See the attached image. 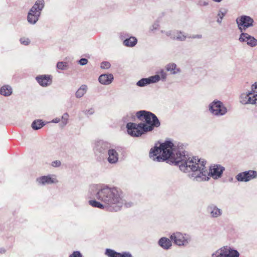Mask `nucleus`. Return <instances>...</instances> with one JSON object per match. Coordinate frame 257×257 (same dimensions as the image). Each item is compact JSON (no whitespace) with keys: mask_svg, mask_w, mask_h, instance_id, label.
Instances as JSON below:
<instances>
[{"mask_svg":"<svg viewBox=\"0 0 257 257\" xmlns=\"http://www.w3.org/2000/svg\"><path fill=\"white\" fill-rule=\"evenodd\" d=\"M174 144L170 141H166L160 144L159 147H154L150 150L149 155L153 160L162 162L168 160V162L179 166L180 169L186 172L190 169L193 172L198 171L205 177L207 174L206 169V162L196 157H188L182 155L180 153L174 154Z\"/></svg>","mask_w":257,"mask_h":257,"instance_id":"f257e3e1","label":"nucleus"},{"mask_svg":"<svg viewBox=\"0 0 257 257\" xmlns=\"http://www.w3.org/2000/svg\"><path fill=\"white\" fill-rule=\"evenodd\" d=\"M136 116L141 121L140 123L128 122L126 124L127 133L131 136L140 137L160 125L157 117L150 111L141 110L137 112Z\"/></svg>","mask_w":257,"mask_h":257,"instance_id":"f03ea898","label":"nucleus"},{"mask_svg":"<svg viewBox=\"0 0 257 257\" xmlns=\"http://www.w3.org/2000/svg\"><path fill=\"white\" fill-rule=\"evenodd\" d=\"M97 199L103 202L106 207L115 211L118 210L122 205L119 191L116 188L104 187L96 194Z\"/></svg>","mask_w":257,"mask_h":257,"instance_id":"7ed1b4c3","label":"nucleus"},{"mask_svg":"<svg viewBox=\"0 0 257 257\" xmlns=\"http://www.w3.org/2000/svg\"><path fill=\"white\" fill-rule=\"evenodd\" d=\"M44 6V0H38L30 10L28 15V21L31 24H35L41 14V11Z\"/></svg>","mask_w":257,"mask_h":257,"instance_id":"20e7f679","label":"nucleus"},{"mask_svg":"<svg viewBox=\"0 0 257 257\" xmlns=\"http://www.w3.org/2000/svg\"><path fill=\"white\" fill-rule=\"evenodd\" d=\"M239 100L243 104H257V82L252 85L251 92L241 94Z\"/></svg>","mask_w":257,"mask_h":257,"instance_id":"39448f33","label":"nucleus"},{"mask_svg":"<svg viewBox=\"0 0 257 257\" xmlns=\"http://www.w3.org/2000/svg\"><path fill=\"white\" fill-rule=\"evenodd\" d=\"M239 253L227 246H224L212 254V257H239Z\"/></svg>","mask_w":257,"mask_h":257,"instance_id":"423d86ee","label":"nucleus"},{"mask_svg":"<svg viewBox=\"0 0 257 257\" xmlns=\"http://www.w3.org/2000/svg\"><path fill=\"white\" fill-rule=\"evenodd\" d=\"M238 29L241 32L245 31L248 28L253 26V20L247 16H241L236 19Z\"/></svg>","mask_w":257,"mask_h":257,"instance_id":"0eeeda50","label":"nucleus"},{"mask_svg":"<svg viewBox=\"0 0 257 257\" xmlns=\"http://www.w3.org/2000/svg\"><path fill=\"white\" fill-rule=\"evenodd\" d=\"M170 238L173 240L175 244L178 245H184L188 243L189 237L186 234H183L179 232H176L173 233Z\"/></svg>","mask_w":257,"mask_h":257,"instance_id":"6e6552de","label":"nucleus"},{"mask_svg":"<svg viewBox=\"0 0 257 257\" xmlns=\"http://www.w3.org/2000/svg\"><path fill=\"white\" fill-rule=\"evenodd\" d=\"M211 113L216 115H222L227 112L226 108L220 101H214L210 105Z\"/></svg>","mask_w":257,"mask_h":257,"instance_id":"1a4fd4ad","label":"nucleus"},{"mask_svg":"<svg viewBox=\"0 0 257 257\" xmlns=\"http://www.w3.org/2000/svg\"><path fill=\"white\" fill-rule=\"evenodd\" d=\"M257 177V172L249 170L239 173L236 177L238 181L247 182Z\"/></svg>","mask_w":257,"mask_h":257,"instance_id":"9d476101","label":"nucleus"},{"mask_svg":"<svg viewBox=\"0 0 257 257\" xmlns=\"http://www.w3.org/2000/svg\"><path fill=\"white\" fill-rule=\"evenodd\" d=\"M239 40L241 42H246L250 47L257 45V40L247 33H242L239 37Z\"/></svg>","mask_w":257,"mask_h":257,"instance_id":"9b49d317","label":"nucleus"},{"mask_svg":"<svg viewBox=\"0 0 257 257\" xmlns=\"http://www.w3.org/2000/svg\"><path fill=\"white\" fill-rule=\"evenodd\" d=\"M36 80L41 86L46 87L51 84L52 76L49 75H40L36 77Z\"/></svg>","mask_w":257,"mask_h":257,"instance_id":"f8f14e48","label":"nucleus"},{"mask_svg":"<svg viewBox=\"0 0 257 257\" xmlns=\"http://www.w3.org/2000/svg\"><path fill=\"white\" fill-rule=\"evenodd\" d=\"M160 80V76L159 75H155L151 76L148 78H143L137 82V85L139 86H144L147 84L151 83H155Z\"/></svg>","mask_w":257,"mask_h":257,"instance_id":"ddd939ff","label":"nucleus"},{"mask_svg":"<svg viewBox=\"0 0 257 257\" xmlns=\"http://www.w3.org/2000/svg\"><path fill=\"white\" fill-rule=\"evenodd\" d=\"M37 181L42 185L56 183L58 182L57 180L50 175L44 176L37 179Z\"/></svg>","mask_w":257,"mask_h":257,"instance_id":"4468645a","label":"nucleus"},{"mask_svg":"<svg viewBox=\"0 0 257 257\" xmlns=\"http://www.w3.org/2000/svg\"><path fill=\"white\" fill-rule=\"evenodd\" d=\"M105 254L108 257H132L131 254L129 253H119L109 248L105 250Z\"/></svg>","mask_w":257,"mask_h":257,"instance_id":"2eb2a0df","label":"nucleus"},{"mask_svg":"<svg viewBox=\"0 0 257 257\" xmlns=\"http://www.w3.org/2000/svg\"><path fill=\"white\" fill-rule=\"evenodd\" d=\"M224 169L220 165H214L210 169L209 174L212 177L217 178L220 177Z\"/></svg>","mask_w":257,"mask_h":257,"instance_id":"dca6fc26","label":"nucleus"},{"mask_svg":"<svg viewBox=\"0 0 257 257\" xmlns=\"http://www.w3.org/2000/svg\"><path fill=\"white\" fill-rule=\"evenodd\" d=\"M113 79V76L111 74H102L98 78L99 82L105 85L109 84L112 81Z\"/></svg>","mask_w":257,"mask_h":257,"instance_id":"f3484780","label":"nucleus"},{"mask_svg":"<svg viewBox=\"0 0 257 257\" xmlns=\"http://www.w3.org/2000/svg\"><path fill=\"white\" fill-rule=\"evenodd\" d=\"M108 161L110 163H115L118 160V154L113 149L109 150L108 152Z\"/></svg>","mask_w":257,"mask_h":257,"instance_id":"a211bd4d","label":"nucleus"},{"mask_svg":"<svg viewBox=\"0 0 257 257\" xmlns=\"http://www.w3.org/2000/svg\"><path fill=\"white\" fill-rule=\"evenodd\" d=\"M159 244L164 249H168L172 245L171 240L166 237H162L159 241Z\"/></svg>","mask_w":257,"mask_h":257,"instance_id":"6ab92c4d","label":"nucleus"},{"mask_svg":"<svg viewBox=\"0 0 257 257\" xmlns=\"http://www.w3.org/2000/svg\"><path fill=\"white\" fill-rule=\"evenodd\" d=\"M12 93V89L9 85H4L0 89V94L4 96H10Z\"/></svg>","mask_w":257,"mask_h":257,"instance_id":"aec40b11","label":"nucleus"},{"mask_svg":"<svg viewBox=\"0 0 257 257\" xmlns=\"http://www.w3.org/2000/svg\"><path fill=\"white\" fill-rule=\"evenodd\" d=\"M167 71H170L172 74H175L180 72V69L177 68V66L174 63H170L166 66Z\"/></svg>","mask_w":257,"mask_h":257,"instance_id":"412c9836","label":"nucleus"},{"mask_svg":"<svg viewBox=\"0 0 257 257\" xmlns=\"http://www.w3.org/2000/svg\"><path fill=\"white\" fill-rule=\"evenodd\" d=\"M137 42V39L134 37H131L128 39H126L123 41V44L128 47L134 46Z\"/></svg>","mask_w":257,"mask_h":257,"instance_id":"4be33fe9","label":"nucleus"},{"mask_svg":"<svg viewBox=\"0 0 257 257\" xmlns=\"http://www.w3.org/2000/svg\"><path fill=\"white\" fill-rule=\"evenodd\" d=\"M87 89V86L85 85H82L76 91V96L78 98L81 97L86 93Z\"/></svg>","mask_w":257,"mask_h":257,"instance_id":"5701e85b","label":"nucleus"},{"mask_svg":"<svg viewBox=\"0 0 257 257\" xmlns=\"http://www.w3.org/2000/svg\"><path fill=\"white\" fill-rule=\"evenodd\" d=\"M44 122L41 120H35L32 124V127L34 130H37L44 126Z\"/></svg>","mask_w":257,"mask_h":257,"instance_id":"b1692460","label":"nucleus"},{"mask_svg":"<svg viewBox=\"0 0 257 257\" xmlns=\"http://www.w3.org/2000/svg\"><path fill=\"white\" fill-rule=\"evenodd\" d=\"M89 203L91 206H92L93 207H96L100 209H103L104 208V206L106 207V205H105V204L103 205L102 204L100 203V202L96 200H89Z\"/></svg>","mask_w":257,"mask_h":257,"instance_id":"393cba45","label":"nucleus"},{"mask_svg":"<svg viewBox=\"0 0 257 257\" xmlns=\"http://www.w3.org/2000/svg\"><path fill=\"white\" fill-rule=\"evenodd\" d=\"M210 213L212 217H217L221 214V211L219 209L216 207H211Z\"/></svg>","mask_w":257,"mask_h":257,"instance_id":"a878e982","label":"nucleus"},{"mask_svg":"<svg viewBox=\"0 0 257 257\" xmlns=\"http://www.w3.org/2000/svg\"><path fill=\"white\" fill-rule=\"evenodd\" d=\"M57 67L59 69L61 70L66 69L67 67V63L64 62H59L57 63Z\"/></svg>","mask_w":257,"mask_h":257,"instance_id":"bb28decb","label":"nucleus"},{"mask_svg":"<svg viewBox=\"0 0 257 257\" xmlns=\"http://www.w3.org/2000/svg\"><path fill=\"white\" fill-rule=\"evenodd\" d=\"M20 42L22 44L24 45H28L30 43V41L29 38L23 37L20 39Z\"/></svg>","mask_w":257,"mask_h":257,"instance_id":"cd10ccee","label":"nucleus"},{"mask_svg":"<svg viewBox=\"0 0 257 257\" xmlns=\"http://www.w3.org/2000/svg\"><path fill=\"white\" fill-rule=\"evenodd\" d=\"M100 67L102 69H108L110 67V64L108 62H103L101 63Z\"/></svg>","mask_w":257,"mask_h":257,"instance_id":"c85d7f7f","label":"nucleus"},{"mask_svg":"<svg viewBox=\"0 0 257 257\" xmlns=\"http://www.w3.org/2000/svg\"><path fill=\"white\" fill-rule=\"evenodd\" d=\"M69 257H82V256L79 251H75Z\"/></svg>","mask_w":257,"mask_h":257,"instance_id":"c756f323","label":"nucleus"},{"mask_svg":"<svg viewBox=\"0 0 257 257\" xmlns=\"http://www.w3.org/2000/svg\"><path fill=\"white\" fill-rule=\"evenodd\" d=\"M158 75L160 76V79L161 78L163 79H165L167 76V74L163 70H162Z\"/></svg>","mask_w":257,"mask_h":257,"instance_id":"7c9ffc66","label":"nucleus"},{"mask_svg":"<svg viewBox=\"0 0 257 257\" xmlns=\"http://www.w3.org/2000/svg\"><path fill=\"white\" fill-rule=\"evenodd\" d=\"M61 164V163L59 160H56L55 161L52 162V166L54 167H59Z\"/></svg>","mask_w":257,"mask_h":257,"instance_id":"2f4dec72","label":"nucleus"},{"mask_svg":"<svg viewBox=\"0 0 257 257\" xmlns=\"http://www.w3.org/2000/svg\"><path fill=\"white\" fill-rule=\"evenodd\" d=\"M79 62L81 65H84L87 63L88 60L85 58H82L79 60Z\"/></svg>","mask_w":257,"mask_h":257,"instance_id":"473e14b6","label":"nucleus"},{"mask_svg":"<svg viewBox=\"0 0 257 257\" xmlns=\"http://www.w3.org/2000/svg\"><path fill=\"white\" fill-rule=\"evenodd\" d=\"M208 174V173L207 172V174L206 175H207ZM198 177H200V178H202L203 180H205V179L204 178H205L204 175H203L202 174H200V173H199V174L198 175ZM206 178H207V179H208V177H207V175H206L205 180L206 179Z\"/></svg>","mask_w":257,"mask_h":257,"instance_id":"72a5a7b5","label":"nucleus"},{"mask_svg":"<svg viewBox=\"0 0 257 257\" xmlns=\"http://www.w3.org/2000/svg\"><path fill=\"white\" fill-rule=\"evenodd\" d=\"M68 117V114L67 113H65L63 116H62V118H67Z\"/></svg>","mask_w":257,"mask_h":257,"instance_id":"f704fd0d","label":"nucleus"},{"mask_svg":"<svg viewBox=\"0 0 257 257\" xmlns=\"http://www.w3.org/2000/svg\"><path fill=\"white\" fill-rule=\"evenodd\" d=\"M213 1H215V2H220L222 0H213Z\"/></svg>","mask_w":257,"mask_h":257,"instance_id":"c9c22d12","label":"nucleus"},{"mask_svg":"<svg viewBox=\"0 0 257 257\" xmlns=\"http://www.w3.org/2000/svg\"><path fill=\"white\" fill-rule=\"evenodd\" d=\"M54 121L55 122H58V120H55V121Z\"/></svg>","mask_w":257,"mask_h":257,"instance_id":"e433bc0d","label":"nucleus"},{"mask_svg":"<svg viewBox=\"0 0 257 257\" xmlns=\"http://www.w3.org/2000/svg\"><path fill=\"white\" fill-rule=\"evenodd\" d=\"M54 121L55 122H58V120H55V121Z\"/></svg>","mask_w":257,"mask_h":257,"instance_id":"4c0bfd02","label":"nucleus"}]
</instances>
